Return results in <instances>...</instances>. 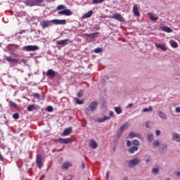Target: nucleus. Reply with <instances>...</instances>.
<instances>
[{
	"label": "nucleus",
	"instance_id": "1",
	"mask_svg": "<svg viewBox=\"0 0 180 180\" xmlns=\"http://www.w3.org/2000/svg\"><path fill=\"white\" fill-rule=\"evenodd\" d=\"M53 23V25H67V20H42V22L40 23L41 27L42 29H46L50 26Z\"/></svg>",
	"mask_w": 180,
	"mask_h": 180
},
{
	"label": "nucleus",
	"instance_id": "2",
	"mask_svg": "<svg viewBox=\"0 0 180 180\" xmlns=\"http://www.w3.org/2000/svg\"><path fill=\"white\" fill-rule=\"evenodd\" d=\"M56 9L57 11H62V9H65L62 11L58 12V15H65V16H71V15H72L71 10L67 9V7L64 5L58 6Z\"/></svg>",
	"mask_w": 180,
	"mask_h": 180
},
{
	"label": "nucleus",
	"instance_id": "3",
	"mask_svg": "<svg viewBox=\"0 0 180 180\" xmlns=\"http://www.w3.org/2000/svg\"><path fill=\"white\" fill-rule=\"evenodd\" d=\"M97 108H98V102L93 101L89 104V107L85 109V113H86V115H89L90 110L91 112H95Z\"/></svg>",
	"mask_w": 180,
	"mask_h": 180
},
{
	"label": "nucleus",
	"instance_id": "4",
	"mask_svg": "<svg viewBox=\"0 0 180 180\" xmlns=\"http://www.w3.org/2000/svg\"><path fill=\"white\" fill-rule=\"evenodd\" d=\"M25 4L27 6H39L43 0H25Z\"/></svg>",
	"mask_w": 180,
	"mask_h": 180
},
{
	"label": "nucleus",
	"instance_id": "5",
	"mask_svg": "<svg viewBox=\"0 0 180 180\" xmlns=\"http://www.w3.org/2000/svg\"><path fill=\"white\" fill-rule=\"evenodd\" d=\"M128 127H129V124H127V123L123 124L120 127V129L117 132V137L118 139L120 138L122 136V135L123 134V131H124V130H127Z\"/></svg>",
	"mask_w": 180,
	"mask_h": 180
},
{
	"label": "nucleus",
	"instance_id": "6",
	"mask_svg": "<svg viewBox=\"0 0 180 180\" xmlns=\"http://www.w3.org/2000/svg\"><path fill=\"white\" fill-rule=\"evenodd\" d=\"M42 160H43V158H41V155H37L36 164L39 169H41L43 168Z\"/></svg>",
	"mask_w": 180,
	"mask_h": 180
},
{
	"label": "nucleus",
	"instance_id": "7",
	"mask_svg": "<svg viewBox=\"0 0 180 180\" xmlns=\"http://www.w3.org/2000/svg\"><path fill=\"white\" fill-rule=\"evenodd\" d=\"M23 50L25 51H37V50H39V46L37 45H28L24 46Z\"/></svg>",
	"mask_w": 180,
	"mask_h": 180
},
{
	"label": "nucleus",
	"instance_id": "8",
	"mask_svg": "<svg viewBox=\"0 0 180 180\" xmlns=\"http://www.w3.org/2000/svg\"><path fill=\"white\" fill-rule=\"evenodd\" d=\"M141 161V160H140L139 158H134L129 161V167L130 168H133V167H134L135 165L140 164Z\"/></svg>",
	"mask_w": 180,
	"mask_h": 180
},
{
	"label": "nucleus",
	"instance_id": "9",
	"mask_svg": "<svg viewBox=\"0 0 180 180\" xmlns=\"http://www.w3.org/2000/svg\"><path fill=\"white\" fill-rule=\"evenodd\" d=\"M109 19H115L116 20H119V22H123V16L120 13H116L112 15L108 16Z\"/></svg>",
	"mask_w": 180,
	"mask_h": 180
},
{
	"label": "nucleus",
	"instance_id": "10",
	"mask_svg": "<svg viewBox=\"0 0 180 180\" xmlns=\"http://www.w3.org/2000/svg\"><path fill=\"white\" fill-rule=\"evenodd\" d=\"M61 144H70V143H72V139L70 138L63 139L60 138L57 140Z\"/></svg>",
	"mask_w": 180,
	"mask_h": 180
},
{
	"label": "nucleus",
	"instance_id": "11",
	"mask_svg": "<svg viewBox=\"0 0 180 180\" xmlns=\"http://www.w3.org/2000/svg\"><path fill=\"white\" fill-rule=\"evenodd\" d=\"M89 146L90 148H92L93 150L98 148V143L94 139L90 140Z\"/></svg>",
	"mask_w": 180,
	"mask_h": 180
},
{
	"label": "nucleus",
	"instance_id": "12",
	"mask_svg": "<svg viewBox=\"0 0 180 180\" xmlns=\"http://www.w3.org/2000/svg\"><path fill=\"white\" fill-rule=\"evenodd\" d=\"M134 16H140V12L139 11V6L134 4L132 9Z\"/></svg>",
	"mask_w": 180,
	"mask_h": 180
},
{
	"label": "nucleus",
	"instance_id": "13",
	"mask_svg": "<svg viewBox=\"0 0 180 180\" xmlns=\"http://www.w3.org/2000/svg\"><path fill=\"white\" fill-rule=\"evenodd\" d=\"M160 28L163 32H165L166 33H172V29H171L169 27L161 25Z\"/></svg>",
	"mask_w": 180,
	"mask_h": 180
},
{
	"label": "nucleus",
	"instance_id": "14",
	"mask_svg": "<svg viewBox=\"0 0 180 180\" xmlns=\"http://www.w3.org/2000/svg\"><path fill=\"white\" fill-rule=\"evenodd\" d=\"M84 36H86V37H89V39H95L96 36H99V32H94L91 34L85 33L84 34Z\"/></svg>",
	"mask_w": 180,
	"mask_h": 180
},
{
	"label": "nucleus",
	"instance_id": "15",
	"mask_svg": "<svg viewBox=\"0 0 180 180\" xmlns=\"http://www.w3.org/2000/svg\"><path fill=\"white\" fill-rule=\"evenodd\" d=\"M155 47H157V49H161V50L162 51H167V46L164 45V44H155Z\"/></svg>",
	"mask_w": 180,
	"mask_h": 180
},
{
	"label": "nucleus",
	"instance_id": "16",
	"mask_svg": "<svg viewBox=\"0 0 180 180\" xmlns=\"http://www.w3.org/2000/svg\"><path fill=\"white\" fill-rule=\"evenodd\" d=\"M70 39H63L60 41H56V44H58V46H65V44H67V43H68Z\"/></svg>",
	"mask_w": 180,
	"mask_h": 180
},
{
	"label": "nucleus",
	"instance_id": "17",
	"mask_svg": "<svg viewBox=\"0 0 180 180\" xmlns=\"http://www.w3.org/2000/svg\"><path fill=\"white\" fill-rule=\"evenodd\" d=\"M5 60L8 63H19V59H13L11 56H5Z\"/></svg>",
	"mask_w": 180,
	"mask_h": 180
},
{
	"label": "nucleus",
	"instance_id": "18",
	"mask_svg": "<svg viewBox=\"0 0 180 180\" xmlns=\"http://www.w3.org/2000/svg\"><path fill=\"white\" fill-rule=\"evenodd\" d=\"M93 14H94V11H92V10H90L88 11V13H86L82 15V19H86L87 18H91V16H92Z\"/></svg>",
	"mask_w": 180,
	"mask_h": 180
},
{
	"label": "nucleus",
	"instance_id": "19",
	"mask_svg": "<svg viewBox=\"0 0 180 180\" xmlns=\"http://www.w3.org/2000/svg\"><path fill=\"white\" fill-rule=\"evenodd\" d=\"M47 77H51V78H54L56 77V72L54 70L49 69L46 72Z\"/></svg>",
	"mask_w": 180,
	"mask_h": 180
},
{
	"label": "nucleus",
	"instance_id": "20",
	"mask_svg": "<svg viewBox=\"0 0 180 180\" xmlns=\"http://www.w3.org/2000/svg\"><path fill=\"white\" fill-rule=\"evenodd\" d=\"M172 139L174 141H177V143H179L180 141V134L174 133L173 134Z\"/></svg>",
	"mask_w": 180,
	"mask_h": 180
},
{
	"label": "nucleus",
	"instance_id": "21",
	"mask_svg": "<svg viewBox=\"0 0 180 180\" xmlns=\"http://www.w3.org/2000/svg\"><path fill=\"white\" fill-rule=\"evenodd\" d=\"M148 15H149V19H150V20H158V17L155 16V15L153 13H148Z\"/></svg>",
	"mask_w": 180,
	"mask_h": 180
},
{
	"label": "nucleus",
	"instance_id": "22",
	"mask_svg": "<svg viewBox=\"0 0 180 180\" xmlns=\"http://www.w3.org/2000/svg\"><path fill=\"white\" fill-rule=\"evenodd\" d=\"M70 167H72V164L70 162H64L62 165L63 169H68Z\"/></svg>",
	"mask_w": 180,
	"mask_h": 180
},
{
	"label": "nucleus",
	"instance_id": "23",
	"mask_svg": "<svg viewBox=\"0 0 180 180\" xmlns=\"http://www.w3.org/2000/svg\"><path fill=\"white\" fill-rule=\"evenodd\" d=\"M71 131H72V128L69 127L65 129L63 131V136H68L69 134H71Z\"/></svg>",
	"mask_w": 180,
	"mask_h": 180
},
{
	"label": "nucleus",
	"instance_id": "24",
	"mask_svg": "<svg viewBox=\"0 0 180 180\" xmlns=\"http://www.w3.org/2000/svg\"><path fill=\"white\" fill-rule=\"evenodd\" d=\"M138 150H139V146H133L129 150V153L130 154H134V153H136V151H138Z\"/></svg>",
	"mask_w": 180,
	"mask_h": 180
},
{
	"label": "nucleus",
	"instance_id": "25",
	"mask_svg": "<svg viewBox=\"0 0 180 180\" xmlns=\"http://www.w3.org/2000/svg\"><path fill=\"white\" fill-rule=\"evenodd\" d=\"M129 137H137L138 139H141V134H135L134 132H131L129 134Z\"/></svg>",
	"mask_w": 180,
	"mask_h": 180
},
{
	"label": "nucleus",
	"instance_id": "26",
	"mask_svg": "<svg viewBox=\"0 0 180 180\" xmlns=\"http://www.w3.org/2000/svg\"><path fill=\"white\" fill-rule=\"evenodd\" d=\"M7 102H8L9 103V106H13V108H15V109L18 108V104L15 102H13V101H10L7 100Z\"/></svg>",
	"mask_w": 180,
	"mask_h": 180
},
{
	"label": "nucleus",
	"instance_id": "27",
	"mask_svg": "<svg viewBox=\"0 0 180 180\" xmlns=\"http://www.w3.org/2000/svg\"><path fill=\"white\" fill-rule=\"evenodd\" d=\"M170 45L173 49H178V43L175 41H170Z\"/></svg>",
	"mask_w": 180,
	"mask_h": 180
},
{
	"label": "nucleus",
	"instance_id": "28",
	"mask_svg": "<svg viewBox=\"0 0 180 180\" xmlns=\"http://www.w3.org/2000/svg\"><path fill=\"white\" fill-rule=\"evenodd\" d=\"M35 108H36V105H30L27 108V110H28V112H33V110H34Z\"/></svg>",
	"mask_w": 180,
	"mask_h": 180
},
{
	"label": "nucleus",
	"instance_id": "29",
	"mask_svg": "<svg viewBox=\"0 0 180 180\" xmlns=\"http://www.w3.org/2000/svg\"><path fill=\"white\" fill-rule=\"evenodd\" d=\"M109 119H110V117H103V118H101V119L98 120V122H99L100 123H102V122H106V120H109Z\"/></svg>",
	"mask_w": 180,
	"mask_h": 180
},
{
	"label": "nucleus",
	"instance_id": "30",
	"mask_svg": "<svg viewBox=\"0 0 180 180\" xmlns=\"http://www.w3.org/2000/svg\"><path fill=\"white\" fill-rule=\"evenodd\" d=\"M133 146H135V147H139L140 146V142L137 139H134L132 142Z\"/></svg>",
	"mask_w": 180,
	"mask_h": 180
},
{
	"label": "nucleus",
	"instance_id": "31",
	"mask_svg": "<svg viewBox=\"0 0 180 180\" xmlns=\"http://www.w3.org/2000/svg\"><path fill=\"white\" fill-rule=\"evenodd\" d=\"M104 1L105 0H92V4H94V5H96L98 4H102Z\"/></svg>",
	"mask_w": 180,
	"mask_h": 180
},
{
	"label": "nucleus",
	"instance_id": "32",
	"mask_svg": "<svg viewBox=\"0 0 180 180\" xmlns=\"http://www.w3.org/2000/svg\"><path fill=\"white\" fill-rule=\"evenodd\" d=\"M115 110L117 115H120V113H122V108H120V107H115Z\"/></svg>",
	"mask_w": 180,
	"mask_h": 180
},
{
	"label": "nucleus",
	"instance_id": "33",
	"mask_svg": "<svg viewBox=\"0 0 180 180\" xmlns=\"http://www.w3.org/2000/svg\"><path fill=\"white\" fill-rule=\"evenodd\" d=\"M75 102H76L77 105L84 104V101L79 100V98H75Z\"/></svg>",
	"mask_w": 180,
	"mask_h": 180
},
{
	"label": "nucleus",
	"instance_id": "34",
	"mask_svg": "<svg viewBox=\"0 0 180 180\" xmlns=\"http://www.w3.org/2000/svg\"><path fill=\"white\" fill-rule=\"evenodd\" d=\"M159 117L161 119H167V117H165V114L161 111H159Z\"/></svg>",
	"mask_w": 180,
	"mask_h": 180
},
{
	"label": "nucleus",
	"instance_id": "35",
	"mask_svg": "<svg viewBox=\"0 0 180 180\" xmlns=\"http://www.w3.org/2000/svg\"><path fill=\"white\" fill-rule=\"evenodd\" d=\"M148 141H153V139H154V136L153 134H149L147 137Z\"/></svg>",
	"mask_w": 180,
	"mask_h": 180
},
{
	"label": "nucleus",
	"instance_id": "36",
	"mask_svg": "<svg viewBox=\"0 0 180 180\" xmlns=\"http://www.w3.org/2000/svg\"><path fill=\"white\" fill-rule=\"evenodd\" d=\"M94 53H96V54H98L99 53H102V49L101 48H97V49H94Z\"/></svg>",
	"mask_w": 180,
	"mask_h": 180
},
{
	"label": "nucleus",
	"instance_id": "37",
	"mask_svg": "<svg viewBox=\"0 0 180 180\" xmlns=\"http://www.w3.org/2000/svg\"><path fill=\"white\" fill-rule=\"evenodd\" d=\"M153 174H155V175H157V174H158V172H160V169H158V168H154L152 170Z\"/></svg>",
	"mask_w": 180,
	"mask_h": 180
},
{
	"label": "nucleus",
	"instance_id": "38",
	"mask_svg": "<svg viewBox=\"0 0 180 180\" xmlns=\"http://www.w3.org/2000/svg\"><path fill=\"white\" fill-rule=\"evenodd\" d=\"M153 110V107H149L148 108H143V112H151Z\"/></svg>",
	"mask_w": 180,
	"mask_h": 180
},
{
	"label": "nucleus",
	"instance_id": "39",
	"mask_svg": "<svg viewBox=\"0 0 180 180\" xmlns=\"http://www.w3.org/2000/svg\"><path fill=\"white\" fill-rule=\"evenodd\" d=\"M33 96H34V98H37V99L40 100V94H39V93H34L33 94Z\"/></svg>",
	"mask_w": 180,
	"mask_h": 180
},
{
	"label": "nucleus",
	"instance_id": "40",
	"mask_svg": "<svg viewBox=\"0 0 180 180\" xmlns=\"http://www.w3.org/2000/svg\"><path fill=\"white\" fill-rule=\"evenodd\" d=\"M153 146H154V147H158V146H160V141H154Z\"/></svg>",
	"mask_w": 180,
	"mask_h": 180
},
{
	"label": "nucleus",
	"instance_id": "41",
	"mask_svg": "<svg viewBox=\"0 0 180 180\" xmlns=\"http://www.w3.org/2000/svg\"><path fill=\"white\" fill-rule=\"evenodd\" d=\"M10 54H11V57H14L15 58H17V57H18V53H15L13 52H10Z\"/></svg>",
	"mask_w": 180,
	"mask_h": 180
},
{
	"label": "nucleus",
	"instance_id": "42",
	"mask_svg": "<svg viewBox=\"0 0 180 180\" xmlns=\"http://www.w3.org/2000/svg\"><path fill=\"white\" fill-rule=\"evenodd\" d=\"M13 119H15V120L19 119V114H18V113L13 114Z\"/></svg>",
	"mask_w": 180,
	"mask_h": 180
},
{
	"label": "nucleus",
	"instance_id": "43",
	"mask_svg": "<svg viewBox=\"0 0 180 180\" xmlns=\"http://www.w3.org/2000/svg\"><path fill=\"white\" fill-rule=\"evenodd\" d=\"M53 108L51 106H48L47 107V111L48 112H53Z\"/></svg>",
	"mask_w": 180,
	"mask_h": 180
},
{
	"label": "nucleus",
	"instance_id": "44",
	"mask_svg": "<svg viewBox=\"0 0 180 180\" xmlns=\"http://www.w3.org/2000/svg\"><path fill=\"white\" fill-rule=\"evenodd\" d=\"M127 147H130V146H131V141H130L129 140L127 141Z\"/></svg>",
	"mask_w": 180,
	"mask_h": 180
},
{
	"label": "nucleus",
	"instance_id": "45",
	"mask_svg": "<svg viewBox=\"0 0 180 180\" xmlns=\"http://www.w3.org/2000/svg\"><path fill=\"white\" fill-rule=\"evenodd\" d=\"M82 92H78L77 93V96H78V98H82Z\"/></svg>",
	"mask_w": 180,
	"mask_h": 180
},
{
	"label": "nucleus",
	"instance_id": "46",
	"mask_svg": "<svg viewBox=\"0 0 180 180\" xmlns=\"http://www.w3.org/2000/svg\"><path fill=\"white\" fill-rule=\"evenodd\" d=\"M176 113H180V107L176 108Z\"/></svg>",
	"mask_w": 180,
	"mask_h": 180
},
{
	"label": "nucleus",
	"instance_id": "47",
	"mask_svg": "<svg viewBox=\"0 0 180 180\" xmlns=\"http://www.w3.org/2000/svg\"><path fill=\"white\" fill-rule=\"evenodd\" d=\"M146 127H147V129H150V122H146Z\"/></svg>",
	"mask_w": 180,
	"mask_h": 180
},
{
	"label": "nucleus",
	"instance_id": "48",
	"mask_svg": "<svg viewBox=\"0 0 180 180\" xmlns=\"http://www.w3.org/2000/svg\"><path fill=\"white\" fill-rule=\"evenodd\" d=\"M110 172H107L106 173V179H109V175H110Z\"/></svg>",
	"mask_w": 180,
	"mask_h": 180
},
{
	"label": "nucleus",
	"instance_id": "49",
	"mask_svg": "<svg viewBox=\"0 0 180 180\" xmlns=\"http://www.w3.org/2000/svg\"><path fill=\"white\" fill-rule=\"evenodd\" d=\"M160 133H161V131L156 130V136H160Z\"/></svg>",
	"mask_w": 180,
	"mask_h": 180
},
{
	"label": "nucleus",
	"instance_id": "50",
	"mask_svg": "<svg viewBox=\"0 0 180 180\" xmlns=\"http://www.w3.org/2000/svg\"><path fill=\"white\" fill-rule=\"evenodd\" d=\"M0 161H4V156H2V155L1 154V152H0Z\"/></svg>",
	"mask_w": 180,
	"mask_h": 180
},
{
	"label": "nucleus",
	"instance_id": "51",
	"mask_svg": "<svg viewBox=\"0 0 180 180\" xmlns=\"http://www.w3.org/2000/svg\"><path fill=\"white\" fill-rule=\"evenodd\" d=\"M94 30H99V29L101 28L99 27V26H97V27H94Z\"/></svg>",
	"mask_w": 180,
	"mask_h": 180
},
{
	"label": "nucleus",
	"instance_id": "52",
	"mask_svg": "<svg viewBox=\"0 0 180 180\" xmlns=\"http://www.w3.org/2000/svg\"><path fill=\"white\" fill-rule=\"evenodd\" d=\"M82 168H85V164L83 162H82Z\"/></svg>",
	"mask_w": 180,
	"mask_h": 180
},
{
	"label": "nucleus",
	"instance_id": "53",
	"mask_svg": "<svg viewBox=\"0 0 180 180\" xmlns=\"http://www.w3.org/2000/svg\"><path fill=\"white\" fill-rule=\"evenodd\" d=\"M131 106H133V103H129V104L128 105V108H131Z\"/></svg>",
	"mask_w": 180,
	"mask_h": 180
},
{
	"label": "nucleus",
	"instance_id": "54",
	"mask_svg": "<svg viewBox=\"0 0 180 180\" xmlns=\"http://www.w3.org/2000/svg\"><path fill=\"white\" fill-rule=\"evenodd\" d=\"M113 115H114L113 111H111V112H110V116H113Z\"/></svg>",
	"mask_w": 180,
	"mask_h": 180
},
{
	"label": "nucleus",
	"instance_id": "55",
	"mask_svg": "<svg viewBox=\"0 0 180 180\" xmlns=\"http://www.w3.org/2000/svg\"><path fill=\"white\" fill-rule=\"evenodd\" d=\"M176 175H177V176H180V172H178L176 173Z\"/></svg>",
	"mask_w": 180,
	"mask_h": 180
},
{
	"label": "nucleus",
	"instance_id": "56",
	"mask_svg": "<svg viewBox=\"0 0 180 180\" xmlns=\"http://www.w3.org/2000/svg\"><path fill=\"white\" fill-rule=\"evenodd\" d=\"M146 161V162H150V159H147Z\"/></svg>",
	"mask_w": 180,
	"mask_h": 180
},
{
	"label": "nucleus",
	"instance_id": "57",
	"mask_svg": "<svg viewBox=\"0 0 180 180\" xmlns=\"http://www.w3.org/2000/svg\"><path fill=\"white\" fill-rule=\"evenodd\" d=\"M56 151V149H53V150H52V153H54Z\"/></svg>",
	"mask_w": 180,
	"mask_h": 180
},
{
	"label": "nucleus",
	"instance_id": "58",
	"mask_svg": "<svg viewBox=\"0 0 180 180\" xmlns=\"http://www.w3.org/2000/svg\"><path fill=\"white\" fill-rule=\"evenodd\" d=\"M41 99H42V100L44 99V97H43Z\"/></svg>",
	"mask_w": 180,
	"mask_h": 180
},
{
	"label": "nucleus",
	"instance_id": "59",
	"mask_svg": "<svg viewBox=\"0 0 180 180\" xmlns=\"http://www.w3.org/2000/svg\"><path fill=\"white\" fill-rule=\"evenodd\" d=\"M68 180H71V179H68Z\"/></svg>",
	"mask_w": 180,
	"mask_h": 180
}]
</instances>
